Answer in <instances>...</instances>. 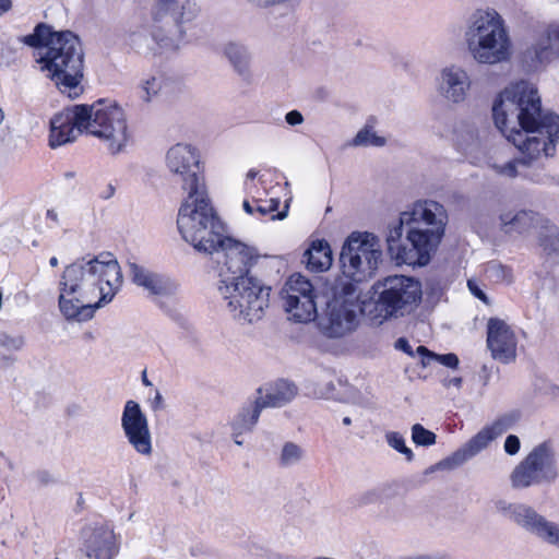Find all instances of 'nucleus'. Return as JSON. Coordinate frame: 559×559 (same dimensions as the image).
Returning a JSON list of instances; mask_svg holds the SVG:
<instances>
[{
  "instance_id": "5",
  "label": "nucleus",
  "mask_w": 559,
  "mask_h": 559,
  "mask_svg": "<svg viewBox=\"0 0 559 559\" xmlns=\"http://www.w3.org/2000/svg\"><path fill=\"white\" fill-rule=\"evenodd\" d=\"M177 227L183 240L197 251L214 253L225 236V226L212 205L207 189L187 194L178 212Z\"/></svg>"
},
{
  "instance_id": "30",
  "label": "nucleus",
  "mask_w": 559,
  "mask_h": 559,
  "mask_svg": "<svg viewBox=\"0 0 559 559\" xmlns=\"http://www.w3.org/2000/svg\"><path fill=\"white\" fill-rule=\"evenodd\" d=\"M307 266L316 272L328 270L332 265V250L324 239H318L312 242L306 251Z\"/></svg>"
},
{
  "instance_id": "8",
  "label": "nucleus",
  "mask_w": 559,
  "mask_h": 559,
  "mask_svg": "<svg viewBox=\"0 0 559 559\" xmlns=\"http://www.w3.org/2000/svg\"><path fill=\"white\" fill-rule=\"evenodd\" d=\"M86 107V132L99 139L111 155L123 152L131 139L124 109L108 99H99Z\"/></svg>"
},
{
  "instance_id": "21",
  "label": "nucleus",
  "mask_w": 559,
  "mask_h": 559,
  "mask_svg": "<svg viewBox=\"0 0 559 559\" xmlns=\"http://www.w3.org/2000/svg\"><path fill=\"white\" fill-rule=\"evenodd\" d=\"M487 347L491 357L502 364L516 359L518 338L513 329L499 318H490L487 322Z\"/></svg>"
},
{
  "instance_id": "7",
  "label": "nucleus",
  "mask_w": 559,
  "mask_h": 559,
  "mask_svg": "<svg viewBox=\"0 0 559 559\" xmlns=\"http://www.w3.org/2000/svg\"><path fill=\"white\" fill-rule=\"evenodd\" d=\"M361 311L359 292L353 283H345L334 289L321 313L317 312V326L320 333L333 340L352 334L358 326Z\"/></svg>"
},
{
  "instance_id": "6",
  "label": "nucleus",
  "mask_w": 559,
  "mask_h": 559,
  "mask_svg": "<svg viewBox=\"0 0 559 559\" xmlns=\"http://www.w3.org/2000/svg\"><path fill=\"white\" fill-rule=\"evenodd\" d=\"M218 292L230 314L242 322L259 321L269 308L271 287L253 274L219 283Z\"/></svg>"
},
{
  "instance_id": "24",
  "label": "nucleus",
  "mask_w": 559,
  "mask_h": 559,
  "mask_svg": "<svg viewBox=\"0 0 559 559\" xmlns=\"http://www.w3.org/2000/svg\"><path fill=\"white\" fill-rule=\"evenodd\" d=\"M199 13L200 5L194 0H185L181 3H178L177 0H173L167 7H163L158 3V0H156L153 10V19L155 22H159L162 19L168 16V20L171 21L175 26L185 27V24L194 21Z\"/></svg>"
},
{
  "instance_id": "10",
  "label": "nucleus",
  "mask_w": 559,
  "mask_h": 559,
  "mask_svg": "<svg viewBox=\"0 0 559 559\" xmlns=\"http://www.w3.org/2000/svg\"><path fill=\"white\" fill-rule=\"evenodd\" d=\"M376 317L399 318L414 311L423 296L421 284L414 277L392 275L377 283Z\"/></svg>"
},
{
  "instance_id": "38",
  "label": "nucleus",
  "mask_w": 559,
  "mask_h": 559,
  "mask_svg": "<svg viewBox=\"0 0 559 559\" xmlns=\"http://www.w3.org/2000/svg\"><path fill=\"white\" fill-rule=\"evenodd\" d=\"M416 352L421 357V364L424 367L429 366L431 361H437L445 367L455 369L460 364L459 357L453 353L440 355L430 352L425 346H418Z\"/></svg>"
},
{
  "instance_id": "29",
  "label": "nucleus",
  "mask_w": 559,
  "mask_h": 559,
  "mask_svg": "<svg viewBox=\"0 0 559 559\" xmlns=\"http://www.w3.org/2000/svg\"><path fill=\"white\" fill-rule=\"evenodd\" d=\"M542 221L538 213L533 211H508L500 215L501 227L506 233H524L535 228Z\"/></svg>"
},
{
  "instance_id": "49",
  "label": "nucleus",
  "mask_w": 559,
  "mask_h": 559,
  "mask_svg": "<svg viewBox=\"0 0 559 559\" xmlns=\"http://www.w3.org/2000/svg\"><path fill=\"white\" fill-rule=\"evenodd\" d=\"M467 286H468V289L471 290V293L477 297L478 299H480L481 301H484L485 304H488V299H487V296L485 295V293L479 288L478 284L473 281V280H468L467 282Z\"/></svg>"
},
{
  "instance_id": "59",
  "label": "nucleus",
  "mask_w": 559,
  "mask_h": 559,
  "mask_svg": "<svg viewBox=\"0 0 559 559\" xmlns=\"http://www.w3.org/2000/svg\"><path fill=\"white\" fill-rule=\"evenodd\" d=\"M242 206L248 214H252L254 211L248 201H245Z\"/></svg>"
},
{
  "instance_id": "23",
  "label": "nucleus",
  "mask_w": 559,
  "mask_h": 559,
  "mask_svg": "<svg viewBox=\"0 0 559 559\" xmlns=\"http://www.w3.org/2000/svg\"><path fill=\"white\" fill-rule=\"evenodd\" d=\"M132 282L152 295L168 296L177 292L178 285L168 277L154 273L136 263H129Z\"/></svg>"
},
{
  "instance_id": "51",
  "label": "nucleus",
  "mask_w": 559,
  "mask_h": 559,
  "mask_svg": "<svg viewBox=\"0 0 559 559\" xmlns=\"http://www.w3.org/2000/svg\"><path fill=\"white\" fill-rule=\"evenodd\" d=\"M285 120L290 126H299L304 122V117L300 111L292 110L286 114Z\"/></svg>"
},
{
  "instance_id": "43",
  "label": "nucleus",
  "mask_w": 559,
  "mask_h": 559,
  "mask_svg": "<svg viewBox=\"0 0 559 559\" xmlns=\"http://www.w3.org/2000/svg\"><path fill=\"white\" fill-rule=\"evenodd\" d=\"M385 439L388 444L395 449L397 452L404 454L407 459V461L413 460V452L409 448L405 445V440L403 436L395 431H390L385 435Z\"/></svg>"
},
{
  "instance_id": "25",
  "label": "nucleus",
  "mask_w": 559,
  "mask_h": 559,
  "mask_svg": "<svg viewBox=\"0 0 559 559\" xmlns=\"http://www.w3.org/2000/svg\"><path fill=\"white\" fill-rule=\"evenodd\" d=\"M495 440L493 436L484 427L477 435H475L461 449L455 451L449 457L440 461L436 467L452 469L463 465L465 462L475 456L478 452L487 448V445Z\"/></svg>"
},
{
  "instance_id": "55",
  "label": "nucleus",
  "mask_w": 559,
  "mask_h": 559,
  "mask_svg": "<svg viewBox=\"0 0 559 559\" xmlns=\"http://www.w3.org/2000/svg\"><path fill=\"white\" fill-rule=\"evenodd\" d=\"M396 347L411 354V346L408 344V342L405 340V338H399L396 341Z\"/></svg>"
},
{
  "instance_id": "39",
  "label": "nucleus",
  "mask_w": 559,
  "mask_h": 559,
  "mask_svg": "<svg viewBox=\"0 0 559 559\" xmlns=\"http://www.w3.org/2000/svg\"><path fill=\"white\" fill-rule=\"evenodd\" d=\"M23 37H19L16 41L0 39V67H10L17 60V45Z\"/></svg>"
},
{
  "instance_id": "9",
  "label": "nucleus",
  "mask_w": 559,
  "mask_h": 559,
  "mask_svg": "<svg viewBox=\"0 0 559 559\" xmlns=\"http://www.w3.org/2000/svg\"><path fill=\"white\" fill-rule=\"evenodd\" d=\"M404 222H411L407 240L416 246L420 242L431 260L432 253L440 243L448 223V213L442 204L432 200L417 201L403 212Z\"/></svg>"
},
{
  "instance_id": "52",
  "label": "nucleus",
  "mask_w": 559,
  "mask_h": 559,
  "mask_svg": "<svg viewBox=\"0 0 559 559\" xmlns=\"http://www.w3.org/2000/svg\"><path fill=\"white\" fill-rule=\"evenodd\" d=\"M14 361L15 357L13 354L0 349V368H9L14 364Z\"/></svg>"
},
{
  "instance_id": "26",
  "label": "nucleus",
  "mask_w": 559,
  "mask_h": 559,
  "mask_svg": "<svg viewBox=\"0 0 559 559\" xmlns=\"http://www.w3.org/2000/svg\"><path fill=\"white\" fill-rule=\"evenodd\" d=\"M153 28L156 51L175 52L182 46L187 32L182 26H175L168 19L158 22Z\"/></svg>"
},
{
  "instance_id": "19",
  "label": "nucleus",
  "mask_w": 559,
  "mask_h": 559,
  "mask_svg": "<svg viewBox=\"0 0 559 559\" xmlns=\"http://www.w3.org/2000/svg\"><path fill=\"white\" fill-rule=\"evenodd\" d=\"M404 225L411 227V222H404L402 212L400 218L390 226L386 236L388 251L391 258L397 264L427 265L430 262L429 255L423 249L420 242L416 246L412 240L406 239L405 243L402 241Z\"/></svg>"
},
{
  "instance_id": "61",
  "label": "nucleus",
  "mask_w": 559,
  "mask_h": 559,
  "mask_svg": "<svg viewBox=\"0 0 559 559\" xmlns=\"http://www.w3.org/2000/svg\"><path fill=\"white\" fill-rule=\"evenodd\" d=\"M49 264L55 267L58 265V259L56 257L50 258Z\"/></svg>"
},
{
  "instance_id": "31",
  "label": "nucleus",
  "mask_w": 559,
  "mask_h": 559,
  "mask_svg": "<svg viewBox=\"0 0 559 559\" xmlns=\"http://www.w3.org/2000/svg\"><path fill=\"white\" fill-rule=\"evenodd\" d=\"M69 209L66 203H58L50 209H47L44 216H38V224L34 229L38 234H45L55 230L59 227L66 226L68 223Z\"/></svg>"
},
{
  "instance_id": "4",
  "label": "nucleus",
  "mask_w": 559,
  "mask_h": 559,
  "mask_svg": "<svg viewBox=\"0 0 559 559\" xmlns=\"http://www.w3.org/2000/svg\"><path fill=\"white\" fill-rule=\"evenodd\" d=\"M464 43L471 58L478 64L508 62L513 41L504 17L495 9H477L466 20Z\"/></svg>"
},
{
  "instance_id": "62",
  "label": "nucleus",
  "mask_w": 559,
  "mask_h": 559,
  "mask_svg": "<svg viewBox=\"0 0 559 559\" xmlns=\"http://www.w3.org/2000/svg\"><path fill=\"white\" fill-rule=\"evenodd\" d=\"M173 0H158V3H160L163 7H167L171 3Z\"/></svg>"
},
{
  "instance_id": "46",
  "label": "nucleus",
  "mask_w": 559,
  "mask_h": 559,
  "mask_svg": "<svg viewBox=\"0 0 559 559\" xmlns=\"http://www.w3.org/2000/svg\"><path fill=\"white\" fill-rule=\"evenodd\" d=\"M504 450L510 455L516 454L520 450V439L514 435H509L504 441Z\"/></svg>"
},
{
  "instance_id": "3",
  "label": "nucleus",
  "mask_w": 559,
  "mask_h": 559,
  "mask_svg": "<svg viewBox=\"0 0 559 559\" xmlns=\"http://www.w3.org/2000/svg\"><path fill=\"white\" fill-rule=\"evenodd\" d=\"M20 41L36 48V61L56 86L75 98L81 93L83 79V49L76 35L70 31L52 32L48 25L39 24L34 33Z\"/></svg>"
},
{
  "instance_id": "42",
  "label": "nucleus",
  "mask_w": 559,
  "mask_h": 559,
  "mask_svg": "<svg viewBox=\"0 0 559 559\" xmlns=\"http://www.w3.org/2000/svg\"><path fill=\"white\" fill-rule=\"evenodd\" d=\"M436 435L426 429L420 424H415L412 427V440L417 445L429 447L436 443Z\"/></svg>"
},
{
  "instance_id": "53",
  "label": "nucleus",
  "mask_w": 559,
  "mask_h": 559,
  "mask_svg": "<svg viewBox=\"0 0 559 559\" xmlns=\"http://www.w3.org/2000/svg\"><path fill=\"white\" fill-rule=\"evenodd\" d=\"M151 407L153 411H160L165 407L164 399L158 390L155 391V396L151 401Z\"/></svg>"
},
{
  "instance_id": "11",
  "label": "nucleus",
  "mask_w": 559,
  "mask_h": 559,
  "mask_svg": "<svg viewBox=\"0 0 559 559\" xmlns=\"http://www.w3.org/2000/svg\"><path fill=\"white\" fill-rule=\"evenodd\" d=\"M381 257L377 236L370 233H352L340 254L343 274L356 283L365 282L374 275Z\"/></svg>"
},
{
  "instance_id": "37",
  "label": "nucleus",
  "mask_w": 559,
  "mask_h": 559,
  "mask_svg": "<svg viewBox=\"0 0 559 559\" xmlns=\"http://www.w3.org/2000/svg\"><path fill=\"white\" fill-rule=\"evenodd\" d=\"M306 456L305 449L293 441H286L278 454V465L287 468L300 464Z\"/></svg>"
},
{
  "instance_id": "48",
  "label": "nucleus",
  "mask_w": 559,
  "mask_h": 559,
  "mask_svg": "<svg viewBox=\"0 0 559 559\" xmlns=\"http://www.w3.org/2000/svg\"><path fill=\"white\" fill-rule=\"evenodd\" d=\"M247 4L254 9H270L273 7H277L275 0H245Z\"/></svg>"
},
{
  "instance_id": "14",
  "label": "nucleus",
  "mask_w": 559,
  "mask_h": 559,
  "mask_svg": "<svg viewBox=\"0 0 559 559\" xmlns=\"http://www.w3.org/2000/svg\"><path fill=\"white\" fill-rule=\"evenodd\" d=\"M557 477L555 452L544 442L535 447L514 468L511 483L514 488H526L543 481H554Z\"/></svg>"
},
{
  "instance_id": "33",
  "label": "nucleus",
  "mask_w": 559,
  "mask_h": 559,
  "mask_svg": "<svg viewBox=\"0 0 559 559\" xmlns=\"http://www.w3.org/2000/svg\"><path fill=\"white\" fill-rule=\"evenodd\" d=\"M261 407L254 401L250 406L243 407L233 420L231 427L236 436L252 431L261 414Z\"/></svg>"
},
{
  "instance_id": "32",
  "label": "nucleus",
  "mask_w": 559,
  "mask_h": 559,
  "mask_svg": "<svg viewBox=\"0 0 559 559\" xmlns=\"http://www.w3.org/2000/svg\"><path fill=\"white\" fill-rule=\"evenodd\" d=\"M169 80L163 74H154L143 79L139 84V95L143 103H151L167 90Z\"/></svg>"
},
{
  "instance_id": "13",
  "label": "nucleus",
  "mask_w": 559,
  "mask_h": 559,
  "mask_svg": "<svg viewBox=\"0 0 559 559\" xmlns=\"http://www.w3.org/2000/svg\"><path fill=\"white\" fill-rule=\"evenodd\" d=\"M284 310L289 319L308 323L317 317V290L312 283L301 274H293L285 282L281 290Z\"/></svg>"
},
{
  "instance_id": "1",
  "label": "nucleus",
  "mask_w": 559,
  "mask_h": 559,
  "mask_svg": "<svg viewBox=\"0 0 559 559\" xmlns=\"http://www.w3.org/2000/svg\"><path fill=\"white\" fill-rule=\"evenodd\" d=\"M492 117L496 127L523 155L503 165L492 164L501 176L515 178L518 166H530L542 154L552 157L559 140V116L542 109L537 87L528 81L510 84L495 100Z\"/></svg>"
},
{
  "instance_id": "41",
  "label": "nucleus",
  "mask_w": 559,
  "mask_h": 559,
  "mask_svg": "<svg viewBox=\"0 0 559 559\" xmlns=\"http://www.w3.org/2000/svg\"><path fill=\"white\" fill-rule=\"evenodd\" d=\"M385 492L386 488L384 486L369 488L358 496L357 502L360 506L382 503L385 499Z\"/></svg>"
},
{
  "instance_id": "45",
  "label": "nucleus",
  "mask_w": 559,
  "mask_h": 559,
  "mask_svg": "<svg viewBox=\"0 0 559 559\" xmlns=\"http://www.w3.org/2000/svg\"><path fill=\"white\" fill-rule=\"evenodd\" d=\"M335 385L332 379L321 380L316 383L313 394L318 397L329 399L333 395Z\"/></svg>"
},
{
  "instance_id": "15",
  "label": "nucleus",
  "mask_w": 559,
  "mask_h": 559,
  "mask_svg": "<svg viewBox=\"0 0 559 559\" xmlns=\"http://www.w3.org/2000/svg\"><path fill=\"white\" fill-rule=\"evenodd\" d=\"M214 253L222 254L218 259L219 283H230L238 277L252 274L250 270L260 258L255 248L228 236L219 240Z\"/></svg>"
},
{
  "instance_id": "2",
  "label": "nucleus",
  "mask_w": 559,
  "mask_h": 559,
  "mask_svg": "<svg viewBox=\"0 0 559 559\" xmlns=\"http://www.w3.org/2000/svg\"><path fill=\"white\" fill-rule=\"evenodd\" d=\"M118 261L110 253L82 258L66 266L59 282V309L67 321L85 322L110 302L122 285Z\"/></svg>"
},
{
  "instance_id": "50",
  "label": "nucleus",
  "mask_w": 559,
  "mask_h": 559,
  "mask_svg": "<svg viewBox=\"0 0 559 559\" xmlns=\"http://www.w3.org/2000/svg\"><path fill=\"white\" fill-rule=\"evenodd\" d=\"M116 192V187L108 182L104 183L103 186L98 187V195L100 199L108 200L110 199Z\"/></svg>"
},
{
  "instance_id": "63",
  "label": "nucleus",
  "mask_w": 559,
  "mask_h": 559,
  "mask_svg": "<svg viewBox=\"0 0 559 559\" xmlns=\"http://www.w3.org/2000/svg\"><path fill=\"white\" fill-rule=\"evenodd\" d=\"M343 424H344V425H346V426H348V425H350V424H352V419H350L349 417H344V418H343Z\"/></svg>"
},
{
  "instance_id": "27",
  "label": "nucleus",
  "mask_w": 559,
  "mask_h": 559,
  "mask_svg": "<svg viewBox=\"0 0 559 559\" xmlns=\"http://www.w3.org/2000/svg\"><path fill=\"white\" fill-rule=\"evenodd\" d=\"M297 394L295 384L287 381H278L267 388H259L255 402L261 409L266 407H282L289 403Z\"/></svg>"
},
{
  "instance_id": "35",
  "label": "nucleus",
  "mask_w": 559,
  "mask_h": 559,
  "mask_svg": "<svg viewBox=\"0 0 559 559\" xmlns=\"http://www.w3.org/2000/svg\"><path fill=\"white\" fill-rule=\"evenodd\" d=\"M535 55L540 62L550 56L559 57V26L548 28L546 40L539 41L535 47Z\"/></svg>"
},
{
  "instance_id": "34",
  "label": "nucleus",
  "mask_w": 559,
  "mask_h": 559,
  "mask_svg": "<svg viewBox=\"0 0 559 559\" xmlns=\"http://www.w3.org/2000/svg\"><path fill=\"white\" fill-rule=\"evenodd\" d=\"M376 119L369 118L366 124L357 132L350 145L355 147H382L386 144L384 136L378 135L374 131Z\"/></svg>"
},
{
  "instance_id": "36",
  "label": "nucleus",
  "mask_w": 559,
  "mask_h": 559,
  "mask_svg": "<svg viewBox=\"0 0 559 559\" xmlns=\"http://www.w3.org/2000/svg\"><path fill=\"white\" fill-rule=\"evenodd\" d=\"M128 45L140 55L156 53V46L153 39V32L136 29L128 35Z\"/></svg>"
},
{
  "instance_id": "17",
  "label": "nucleus",
  "mask_w": 559,
  "mask_h": 559,
  "mask_svg": "<svg viewBox=\"0 0 559 559\" xmlns=\"http://www.w3.org/2000/svg\"><path fill=\"white\" fill-rule=\"evenodd\" d=\"M121 428L128 443L136 453L144 456L152 454L153 447L148 421L138 402L130 400L126 403L121 416Z\"/></svg>"
},
{
  "instance_id": "60",
  "label": "nucleus",
  "mask_w": 559,
  "mask_h": 559,
  "mask_svg": "<svg viewBox=\"0 0 559 559\" xmlns=\"http://www.w3.org/2000/svg\"><path fill=\"white\" fill-rule=\"evenodd\" d=\"M142 382L146 386H151L152 382L147 379L146 371L142 372Z\"/></svg>"
},
{
  "instance_id": "56",
  "label": "nucleus",
  "mask_w": 559,
  "mask_h": 559,
  "mask_svg": "<svg viewBox=\"0 0 559 559\" xmlns=\"http://www.w3.org/2000/svg\"><path fill=\"white\" fill-rule=\"evenodd\" d=\"M288 207H289V204H288V201L286 202L285 206H284V210L278 212L277 214L273 215L272 216V219H284L286 218L287 214H288Z\"/></svg>"
},
{
  "instance_id": "44",
  "label": "nucleus",
  "mask_w": 559,
  "mask_h": 559,
  "mask_svg": "<svg viewBox=\"0 0 559 559\" xmlns=\"http://www.w3.org/2000/svg\"><path fill=\"white\" fill-rule=\"evenodd\" d=\"M24 346V337L21 335H10L0 333V349L8 353L20 350Z\"/></svg>"
},
{
  "instance_id": "20",
  "label": "nucleus",
  "mask_w": 559,
  "mask_h": 559,
  "mask_svg": "<svg viewBox=\"0 0 559 559\" xmlns=\"http://www.w3.org/2000/svg\"><path fill=\"white\" fill-rule=\"evenodd\" d=\"M439 95L449 104L459 105L464 103L473 85L469 73L459 64L443 67L436 78Z\"/></svg>"
},
{
  "instance_id": "16",
  "label": "nucleus",
  "mask_w": 559,
  "mask_h": 559,
  "mask_svg": "<svg viewBox=\"0 0 559 559\" xmlns=\"http://www.w3.org/2000/svg\"><path fill=\"white\" fill-rule=\"evenodd\" d=\"M496 509L508 519L534 533L545 542L559 546V525L548 522L534 509L524 504H512L506 500L496 501Z\"/></svg>"
},
{
  "instance_id": "57",
  "label": "nucleus",
  "mask_w": 559,
  "mask_h": 559,
  "mask_svg": "<svg viewBox=\"0 0 559 559\" xmlns=\"http://www.w3.org/2000/svg\"><path fill=\"white\" fill-rule=\"evenodd\" d=\"M11 0H0V16L11 9Z\"/></svg>"
},
{
  "instance_id": "54",
  "label": "nucleus",
  "mask_w": 559,
  "mask_h": 559,
  "mask_svg": "<svg viewBox=\"0 0 559 559\" xmlns=\"http://www.w3.org/2000/svg\"><path fill=\"white\" fill-rule=\"evenodd\" d=\"M462 382H463V380L461 377H453V378L443 380V385L447 388L454 386L456 389H460L462 385Z\"/></svg>"
},
{
  "instance_id": "18",
  "label": "nucleus",
  "mask_w": 559,
  "mask_h": 559,
  "mask_svg": "<svg viewBox=\"0 0 559 559\" xmlns=\"http://www.w3.org/2000/svg\"><path fill=\"white\" fill-rule=\"evenodd\" d=\"M87 118L86 105H74L55 115L50 121V146L57 147L74 141L86 131Z\"/></svg>"
},
{
  "instance_id": "12",
  "label": "nucleus",
  "mask_w": 559,
  "mask_h": 559,
  "mask_svg": "<svg viewBox=\"0 0 559 559\" xmlns=\"http://www.w3.org/2000/svg\"><path fill=\"white\" fill-rule=\"evenodd\" d=\"M165 165L187 194L207 189L200 167V155L194 146L187 143L173 145L166 152Z\"/></svg>"
},
{
  "instance_id": "64",
  "label": "nucleus",
  "mask_w": 559,
  "mask_h": 559,
  "mask_svg": "<svg viewBox=\"0 0 559 559\" xmlns=\"http://www.w3.org/2000/svg\"><path fill=\"white\" fill-rule=\"evenodd\" d=\"M247 176H248V178L253 179L257 176V173L253 170H250Z\"/></svg>"
},
{
  "instance_id": "22",
  "label": "nucleus",
  "mask_w": 559,
  "mask_h": 559,
  "mask_svg": "<svg viewBox=\"0 0 559 559\" xmlns=\"http://www.w3.org/2000/svg\"><path fill=\"white\" fill-rule=\"evenodd\" d=\"M84 546L90 559H112L118 552L116 535L108 526L91 530Z\"/></svg>"
},
{
  "instance_id": "58",
  "label": "nucleus",
  "mask_w": 559,
  "mask_h": 559,
  "mask_svg": "<svg viewBox=\"0 0 559 559\" xmlns=\"http://www.w3.org/2000/svg\"><path fill=\"white\" fill-rule=\"evenodd\" d=\"M408 559H447L444 556L418 555Z\"/></svg>"
},
{
  "instance_id": "40",
  "label": "nucleus",
  "mask_w": 559,
  "mask_h": 559,
  "mask_svg": "<svg viewBox=\"0 0 559 559\" xmlns=\"http://www.w3.org/2000/svg\"><path fill=\"white\" fill-rule=\"evenodd\" d=\"M518 420V413H508L498 417L490 426L486 427L496 439L502 433L507 432L509 429H511Z\"/></svg>"
},
{
  "instance_id": "47",
  "label": "nucleus",
  "mask_w": 559,
  "mask_h": 559,
  "mask_svg": "<svg viewBox=\"0 0 559 559\" xmlns=\"http://www.w3.org/2000/svg\"><path fill=\"white\" fill-rule=\"evenodd\" d=\"M278 206H280V200L271 199L266 205H259L255 209V211L264 216V215H267L270 213L277 211Z\"/></svg>"
},
{
  "instance_id": "28",
  "label": "nucleus",
  "mask_w": 559,
  "mask_h": 559,
  "mask_svg": "<svg viewBox=\"0 0 559 559\" xmlns=\"http://www.w3.org/2000/svg\"><path fill=\"white\" fill-rule=\"evenodd\" d=\"M223 53L240 79L250 84L253 74L251 71L252 57L248 47L237 41H228L224 45Z\"/></svg>"
}]
</instances>
